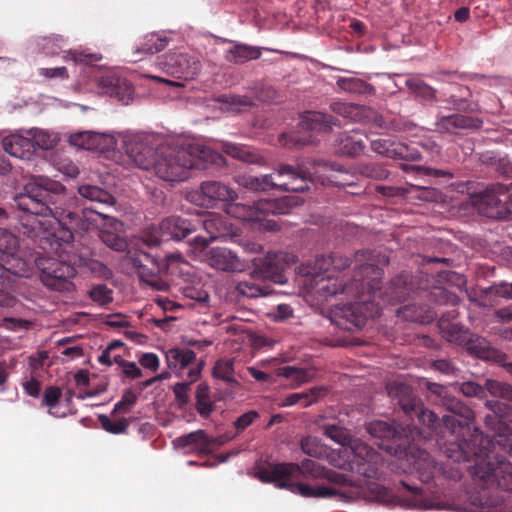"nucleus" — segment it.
Here are the masks:
<instances>
[{"label": "nucleus", "instance_id": "nucleus-1", "mask_svg": "<svg viewBox=\"0 0 512 512\" xmlns=\"http://www.w3.org/2000/svg\"><path fill=\"white\" fill-rule=\"evenodd\" d=\"M429 400L437 406L445 408L450 414L441 419L431 410L424 407L421 399L414 393L412 387L401 381L389 382L386 386L391 401L398 405L409 419H417L435 435L449 433L457 437L458 442L451 444L449 458L455 462H470L475 457L474 465L468 467V471L474 484L482 489L472 503L479 507L495 506L498 502L486 490L500 488L512 492V463L505 458H482L478 455L480 449H470V444L460 440V434L464 429H470L475 420L474 411L462 400L450 393L446 386L438 383L427 382Z\"/></svg>", "mask_w": 512, "mask_h": 512}, {"label": "nucleus", "instance_id": "nucleus-2", "mask_svg": "<svg viewBox=\"0 0 512 512\" xmlns=\"http://www.w3.org/2000/svg\"><path fill=\"white\" fill-rule=\"evenodd\" d=\"M19 210L35 217H51L62 228V236L44 231L39 238V247L46 256L60 255L63 243L73 241V232H86L95 220L72 209L75 199L68 196L66 188L58 181L45 176H35L24 186L23 192L14 197Z\"/></svg>", "mask_w": 512, "mask_h": 512}, {"label": "nucleus", "instance_id": "nucleus-3", "mask_svg": "<svg viewBox=\"0 0 512 512\" xmlns=\"http://www.w3.org/2000/svg\"><path fill=\"white\" fill-rule=\"evenodd\" d=\"M304 274L311 293L319 301L325 302L337 295L364 299L365 294L379 288L383 269L376 263L374 252L365 250L358 251L354 256V275L350 281L320 271L315 265L308 266Z\"/></svg>", "mask_w": 512, "mask_h": 512}, {"label": "nucleus", "instance_id": "nucleus-4", "mask_svg": "<svg viewBox=\"0 0 512 512\" xmlns=\"http://www.w3.org/2000/svg\"><path fill=\"white\" fill-rule=\"evenodd\" d=\"M255 476L264 483H274L278 488H285L292 493L306 498H331L336 495L334 488L303 483L308 479H328L336 475L333 471L314 460L304 459L297 463H263L257 465Z\"/></svg>", "mask_w": 512, "mask_h": 512}, {"label": "nucleus", "instance_id": "nucleus-5", "mask_svg": "<svg viewBox=\"0 0 512 512\" xmlns=\"http://www.w3.org/2000/svg\"><path fill=\"white\" fill-rule=\"evenodd\" d=\"M368 431L371 435L379 438H391L387 445V451L401 462L403 472L415 471L423 483H429L435 476L437 469L436 462L430 454L415 443V435L418 429L415 426L407 425L398 431L383 421L370 423Z\"/></svg>", "mask_w": 512, "mask_h": 512}, {"label": "nucleus", "instance_id": "nucleus-6", "mask_svg": "<svg viewBox=\"0 0 512 512\" xmlns=\"http://www.w3.org/2000/svg\"><path fill=\"white\" fill-rule=\"evenodd\" d=\"M222 163L221 154L199 144L185 147L160 145L155 149L150 170L164 181L182 182L188 179L191 169L206 170L210 164Z\"/></svg>", "mask_w": 512, "mask_h": 512}, {"label": "nucleus", "instance_id": "nucleus-7", "mask_svg": "<svg viewBox=\"0 0 512 512\" xmlns=\"http://www.w3.org/2000/svg\"><path fill=\"white\" fill-rule=\"evenodd\" d=\"M324 168L339 170L335 164L322 159H314L306 163L298 164L296 167L289 164H279L273 174H266L256 177L249 174L235 176L236 183L252 191H266L277 188L283 191L304 192L310 189L314 183V175L310 168Z\"/></svg>", "mask_w": 512, "mask_h": 512}, {"label": "nucleus", "instance_id": "nucleus-8", "mask_svg": "<svg viewBox=\"0 0 512 512\" xmlns=\"http://www.w3.org/2000/svg\"><path fill=\"white\" fill-rule=\"evenodd\" d=\"M297 257L287 252H269L264 258L254 261V269L249 280L239 281L236 290L240 295L256 298L270 294L269 280L275 284H284L287 278L284 271L291 264L296 263Z\"/></svg>", "mask_w": 512, "mask_h": 512}, {"label": "nucleus", "instance_id": "nucleus-9", "mask_svg": "<svg viewBox=\"0 0 512 512\" xmlns=\"http://www.w3.org/2000/svg\"><path fill=\"white\" fill-rule=\"evenodd\" d=\"M127 259L136 269L140 280L157 291L168 290L169 284L163 276L173 273L174 269L183 262L180 253L152 255L142 248L129 249Z\"/></svg>", "mask_w": 512, "mask_h": 512}, {"label": "nucleus", "instance_id": "nucleus-10", "mask_svg": "<svg viewBox=\"0 0 512 512\" xmlns=\"http://www.w3.org/2000/svg\"><path fill=\"white\" fill-rule=\"evenodd\" d=\"M299 205L293 197L260 199L252 204L228 202L226 212L234 218L247 222H261L269 215L288 214L291 208Z\"/></svg>", "mask_w": 512, "mask_h": 512}, {"label": "nucleus", "instance_id": "nucleus-11", "mask_svg": "<svg viewBox=\"0 0 512 512\" xmlns=\"http://www.w3.org/2000/svg\"><path fill=\"white\" fill-rule=\"evenodd\" d=\"M484 405L489 410L484 416L486 428L494 432V442L512 455V407L496 400H487Z\"/></svg>", "mask_w": 512, "mask_h": 512}, {"label": "nucleus", "instance_id": "nucleus-12", "mask_svg": "<svg viewBox=\"0 0 512 512\" xmlns=\"http://www.w3.org/2000/svg\"><path fill=\"white\" fill-rule=\"evenodd\" d=\"M199 221L181 216H169L158 227H151L142 237V242L149 248L156 247L162 241L181 240L197 230Z\"/></svg>", "mask_w": 512, "mask_h": 512}, {"label": "nucleus", "instance_id": "nucleus-13", "mask_svg": "<svg viewBox=\"0 0 512 512\" xmlns=\"http://www.w3.org/2000/svg\"><path fill=\"white\" fill-rule=\"evenodd\" d=\"M34 263L40 270V279L46 287L60 292L72 290V279L76 275V269L72 265L52 256H37Z\"/></svg>", "mask_w": 512, "mask_h": 512}, {"label": "nucleus", "instance_id": "nucleus-14", "mask_svg": "<svg viewBox=\"0 0 512 512\" xmlns=\"http://www.w3.org/2000/svg\"><path fill=\"white\" fill-rule=\"evenodd\" d=\"M376 290L365 294L364 299L360 297H350L354 299V302H348L345 304H337L331 309V321L338 328L344 331H354L362 329L367 321L368 316L364 312L368 301L371 300Z\"/></svg>", "mask_w": 512, "mask_h": 512}, {"label": "nucleus", "instance_id": "nucleus-15", "mask_svg": "<svg viewBox=\"0 0 512 512\" xmlns=\"http://www.w3.org/2000/svg\"><path fill=\"white\" fill-rule=\"evenodd\" d=\"M348 455L349 470L367 478L377 476L379 467L382 465L383 458L381 454L369 446L361 439H355L351 442L349 448H346Z\"/></svg>", "mask_w": 512, "mask_h": 512}, {"label": "nucleus", "instance_id": "nucleus-16", "mask_svg": "<svg viewBox=\"0 0 512 512\" xmlns=\"http://www.w3.org/2000/svg\"><path fill=\"white\" fill-rule=\"evenodd\" d=\"M157 66L165 74L183 80L195 79L202 67L197 56L176 51L158 57Z\"/></svg>", "mask_w": 512, "mask_h": 512}, {"label": "nucleus", "instance_id": "nucleus-17", "mask_svg": "<svg viewBox=\"0 0 512 512\" xmlns=\"http://www.w3.org/2000/svg\"><path fill=\"white\" fill-rule=\"evenodd\" d=\"M237 198V193L220 181H204L201 183L199 191L191 195L192 202L206 208H212L218 202L227 204L236 201Z\"/></svg>", "mask_w": 512, "mask_h": 512}, {"label": "nucleus", "instance_id": "nucleus-18", "mask_svg": "<svg viewBox=\"0 0 512 512\" xmlns=\"http://www.w3.org/2000/svg\"><path fill=\"white\" fill-rule=\"evenodd\" d=\"M85 216L89 218L88 213H93L105 220L103 227L99 231L101 241L109 248L117 252L128 251V241L123 233V223L114 217L96 210L93 207L85 208ZM90 219H92L90 217Z\"/></svg>", "mask_w": 512, "mask_h": 512}, {"label": "nucleus", "instance_id": "nucleus-19", "mask_svg": "<svg viewBox=\"0 0 512 512\" xmlns=\"http://www.w3.org/2000/svg\"><path fill=\"white\" fill-rule=\"evenodd\" d=\"M166 362L168 367L176 374H181L187 370V378L190 382H195L203 368V361L196 359L194 351L188 348H171L166 352Z\"/></svg>", "mask_w": 512, "mask_h": 512}, {"label": "nucleus", "instance_id": "nucleus-20", "mask_svg": "<svg viewBox=\"0 0 512 512\" xmlns=\"http://www.w3.org/2000/svg\"><path fill=\"white\" fill-rule=\"evenodd\" d=\"M124 152L139 168L150 170L151 159L155 155V149L151 145V137L145 134H129L123 139Z\"/></svg>", "mask_w": 512, "mask_h": 512}, {"label": "nucleus", "instance_id": "nucleus-21", "mask_svg": "<svg viewBox=\"0 0 512 512\" xmlns=\"http://www.w3.org/2000/svg\"><path fill=\"white\" fill-rule=\"evenodd\" d=\"M482 201L489 206V217L506 218L509 213L506 202H512V183L509 186L502 183L488 185L482 193Z\"/></svg>", "mask_w": 512, "mask_h": 512}, {"label": "nucleus", "instance_id": "nucleus-22", "mask_svg": "<svg viewBox=\"0 0 512 512\" xmlns=\"http://www.w3.org/2000/svg\"><path fill=\"white\" fill-rule=\"evenodd\" d=\"M483 121L477 117H471L459 113L451 115L438 114L435 121V131L447 134H461L466 130L481 128Z\"/></svg>", "mask_w": 512, "mask_h": 512}, {"label": "nucleus", "instance_id": "nucleus-23", "mask_svg": "<svg viewBox=\"0 0 512 512\" xmlns=\"http://www.w3.org/2000/svg\"><path fill=\"white\" fill-rule=\"evenodd\" d=\"M371 149L383 156L392 159H404L416 161L421 159L420 153L410 146L398 143L390 138H378L371 140Z\"/></svg>", "mask_w": 512, "mask_h": 512}, {"label": "nucleus", "instance_id": "nucleus-24", "mask_svg": "<svg viewBox=\"0 0 512 512\" xmlns=\"http://www.w3.org/2000/svg\"><path fill=\"white\" fill-rule=\"evenodd\" d=\"M397 497L403 505L421 510L439 508L438 503L428 499L421 488L407 480H400L396 487Z\"/></svg>", "mask_w": 512, "mask_h": 512}, {"label": "nucleus", "instance_id": "nucleus-25", "mask_svg": "<svg viewBox=\"0 0 512 512\" xmlns=\"http://www.w3.org/2000/svg\"><path fill=\"white\" fill-rule=\"evenodd\" d=\"M98 87L102 94L116 98L124 104H128L134 94L132 84L115 74H106L100 77Z\"/></svg>", "mask_w": 512, "mask_h": 512}, {"label": "nucleus", "instance_id": "nucleus-26", "mask_svg": "<svg viewBox=\"0 0 512 512\" xmlns=\"http://www.w3.org/2000/svg\"><path fill=\"white\" fill-rule=\"evenodd\" d=\"M196 221H198V219ZM200 224L208 235V237L197 236L194 239L197 248L201 250L205 249L209 242L229 235V226L220 215L209 214L202 220H199V225Z\"/></svg>", "mask_w": 512, "mask_h": 512}, {"label": "nucleus", "instance_id": "nucleus-27", "mask_svg": "<svg viewBox=\"0 0 512 512\" xmlns=\"http://www.w3.org/2000/svg\"><path fill=\"white\" fill-rule=\"evenodd\" d=\"M206 256L208 264L217 270L235 272L242 269L239 258L227 248H211Z\"/></svg>", "mask_w": 512, "mask_h": 512}, {"label": "nucleus", "instance_id": "nucleus-28", "mask_svg": "<svg viewBox=\"0 0 512 512\" xmlns=\"http://www.w3.org/2000/svg\"><path fill=\"white\" fill-rule=\"evenodd\" d=\"M3 150L11 156L23 160H29L34 154V143L28 138L19 134H11L2 140Z\"/></svg>", "mask_w": 512, "mask_h": 512}, {"label": "nucleus", "instance_id": "nucleus-29", "mask_svg": "<svg viewBox=\"0 0 512 512\" xmlns=\"http://www.w3.org/2000/svg\"><path fill=\"white\" fill-rule=\"evenodd\" d=\"M299 125L305 131L328 132L333 126L339 125V121L323 112L307 111L301 116Z\"/></svg>", "mask_w": 512, "mask_h": 512}, {"label": "nucleus", "instance_id": "nucleus-30", "mask_svg": "<svg viewBox=\"0 0 512 512\" xmlns=\"http://www.w3.org/2000/svg\"><path fill=\"white\" fill-rule=\"evenodd\" d=\"M364 138L365 136L356 130L340 133L336 140L338 152L351 157L361 154L365 148Z\"/></svg>", "mask_w": 512, "mask_h": 512}, {"label": "nucleus", "instance_id": "nucleus-31", "mask_svg": "<svg viewBox=\"0 0 512 512\" xmlns=\"http://www.w3.org/2000/svg\"><path fill=\"white\" fill-rule=\"evenodd\" d=\"M212 442L204 430H196L182 435L174 441L175 445L179 448H189L202 454L210 452Z\"/></svg>", "mask_w": 512, "mask_h": 512}, {"label": "nucleus", "instance_id": "nucleus-32", "mask_svg": "<svg viewBox=\"0 0 512 512\" xmlns=\"http://www.w3.org/2000/svg\"><path fill=\"white\" fill-rule=\"evenodd\" d=\"M467 351L478 358L484 360H494L499 356V352L491 347L490 343L483 337L470 332L468 341L463 345Z\"/></svg>", "mask_w": 512, "mask_h": 512}, {"label": "nucleus", "instance_id": "nucleus-33", "mask_svg": "<svg viewBox=\"0 0 512 512\" xmlns=\"http://www.w3.org/2000/svg\"><path fill=\"white\" fill-rule=\"evenodd\" d=\"M469 297L471 301L476 302L479 306H492L495 303L492 297H502L506 299L512 298V282H501L499 284L489 286L481 290L478 298H473L471 295Z\"/></svg>", "mask_w": 512, "mask_h": 512}, {"label": "nucleus", "instance_id": "nucleus-34", "mask_svg": "<svg viewBox=\"0 0 512 512\" xmlns=\"http://www.w3.org/2000/svg\"><path fill=\"white\" fill-rule=\"evenodd\" d=\"M438 326L441 330L442 336L448 342L463 346L464 343L468 341L470 331L464 326L450 321L446 316H441Z\"/></svg>", "mask_w": 512, "mask_h": 512}, {"label": "nucleus", "instance_id": "nucleus-35", "mask_svg": "<svg viewBox=\"0 0 512 512\" xmlns=\"http://www.w3.org/2000/svg\"><path fill=\"white\" fill-rule=\"evenodd\" d=\"M327 392V389L323 386L312 387L307 391L296 392L287 395L282 403V407H290L296 404H301L304 407L310 406L322 398Z\"/></svg>", "mask_w": 512, "mask_h": 512}, {"label": "nucleus", "instance_id": "nucleus-36", "mask_svg": "<svg viewBox=\"0 0 512 512\" xmlns=\"http://www.w3.org/2000/svg\"><path fill=\"white\" fill-rule=\"evenodd\" d=\"M400 318L409 322L429 323L434 319V312L426 305L408 304L397 310Z\"/></svg>", "mask_w": 512, "mask_h": 512}, {"label": "nucleus", "instance_id": "nucleus-37", "mask_svg": "<svg viewBox=\"0 0 512 512\" xmlns=\"http://www.w3.org/2000/svg\"><path fill=\"white\" fill-rule=\"evenodd\" d=\"M0 257L6 274L10 273L19 277H28L30 275L31 260L22 257L18 250Z\"/></svg>", "mask_w": 512, "mask_h": 512}, {"label": "nucleus", "instance_id": "nucleus-38", "mask_svg": "<svg viewBox=\"0 0 512 512\" xmlns=\"http://www.w3.org/2000/svg\"><path fill=\"white\" fill-rule=\"evenodd\" d=\"M471 91L466 86H457L444 101L451 104L455 110L465 112H475L478 110V104L471 100Z\"/></svg>", "mask_w": 512, "mask_h": 512}, {"label": "nucleus", "instance_id": "nucleus-39", "mask_svg": "<svg viewBox=\"0 0 512 512\" xmlns=\"http://www.w3.org/2000/svg\"><path fill=\"white\" fill-rule=\"evenodd\" d=\"M319 429L323 435L335 443L345 447V449L349 448L351 442L355 440V438H352L347 428L336 422H325L319 424Z\"/></svg>", "mask_w": 512, "mask_h": 512}, {"label": "nucleus", "instance_id": "nucleus-40", "mask_svg": "<svg viewBox=\"0 0 512 512\" xmlns=\"http://www.w3.org/2000/svg\"><path fill=\"white\" fill-rule=\"evenodd\" d=\"M352 263L351 259L341 255L338 252H333L329 255L317 256L313 265L316 269L324 271L325 273H332V270H342Z\"/></svg>", "mask_w": 512, "mask_h": 512}, {"label": "nucleus", "instance_id": "nucleus-41", "mask_svg": "<svg viewBox=\"0 0 512 512\" xmlns=\"http://www.w3.org/2000/svg\"><path fill=\"white\" fill-rule=\"evenodd\" d=\"M261 57V50L258 47L237 43L227 51L226 60L235 64H243L250 60Z\"/></svg>", "mask_w": 512, "mask_h": 512}, {"label": "nucleus", "instance_id": "nucleus-42", "mask_svg": "<svg viewBox=\"0 0 512 512\" xmlns=\"http://www.w3.org/2000/svg\"><path fill=\"white\" fill-rule=\"evenodd\" d=\"M78 194L81 198L86 199L92 203H98L107 206H113L116 203V200L112 194L96 185H80L78 187Z\"/></svg>", "mask_w": 512, "mask_h": 512}, {"label": "nucleus", "instance_id": "nucleus-43", "mask_svg": "<svg viewBox=\"0 0 512 512\" xmlns=\"http://www.w3.org/2000/svg\"><path fill=\"white\" fill-rule=\"evenodd\" d=\"M410 276L407 274H400L391 280L388 287V293L394 303L405 301L413 291Z\"/></svg>", "mask_w": 512, "mask_h": 512}, {"label": "nucleus", "instance_id": "nucleus-44", "mask_svg": "<svg viewBox=\"0 0 512 512\" xmlns=\"http://www.w3.org/2000/svg\"><path fill=\"white\" fill-rule=\"evenodd\" d=\"M330 108L334 113L354 121H361L370 112L364 106L344 102H334Z\"/></svg>", "mask_w": 512, "mask_h": 512}, {"label": "nucleus", "instance_id": "nucleus-45", "mask_svg": "<svg viewBox=\"0 0 512 512\" xmlns=\"http://www.w3.org/2000/svg\"><path fill=\"white\" fill-rule=\"evenodd\" d=\"M169 43L166 36L151 33L146 35L136 49V53L155 54L164 50Z\"/></svg>", "mask_w": 512, "mask_h": 512}, {"label": "nucleus", "instance_id": "nucleus-46", "mask_svg": "<svg viewBox=\"0 0 512 512\" xmlns=\"http://www.w3.org/2000/svg\"><path fill=\"white\" fill-rule=\"evenodd\" d=\"M195 408L203 418H208L214 410V404L210 399V388L206 383H200L195 393Z\"/></svg>", "mask_w": 512, "mask_h": 512}, {"label": "nucleus", "instance_id": "nucleus-47", "mask_svg": "<svg viewBox=\"0 0 512 512\" xmlns=\"http://www.w3.org/2000/svg\"><path fill=\"white\" fill-rule=\"evenodd\" d=\"M337 86L346 92L355 94L373 95L375 88L360 78L348 77L337 80Z\"/></svg>", "mask_w": 512, "mask_h": 512}, {"label": "nucleus", "instance_id": "nucleus-48", "mask_svg": "<svg viewBox=\"0 0 512 512\" xmlns=\"http://www.w3.org/2000/svg\"><path fill=\"white\" fill-rule=\"evenodd\" d=\"M212 375L216 379H220L228 384H237L234 377V359L220 358L215 362L212 369Z\"/></svg>", "mask_w": 512, "mask_h": 512}, {"label": "nucleus", "instance_id": "nucleus-49", "mask_svg": "<svg viewBox=\"0 0 512 512\" xmlns=\"http://www.w3.org/2000/svg\"><path fill=\"white\" fill-rule=\"evenodd\" d=\"M407 88L414 93L417 97L426 100H436V90L426 84L423 80L418 77H411L405 81Z\"/></svg>", "mask_w": 512, "mask_h": 512}, {"label": "nucleus", "instance_id": "nucleus-50", "mask_svg": "<svg viewBox=\"0 0 512 512\" xmlns=\"http://www.w3.org/2000/svg\"><path fill=\"white\" fill-rule=\"evenodd\" d=\"M28 133L31 135L30 139L34 143V149L39 147L44 150H49L56 146L58 142L55 134L42 129H31Z\"/></svg>", "mask_w": 512, "mask_h": 512}, {"label": "nucleus", "instance_id": "nucleus-51", "mask_svg": "<svg viewBox=\"0 0 512 512\" xmlns=\"http://www.w3.org/2000/svg\"><path fill=\"white\" fill-rule=\"evenodd\" d=\"M225 151L227 154L231 155L233 158L242 160L248 163H261L262 157L256 154L253 151H250L245 146H240L236 144H226Z\"/></svg>", "mask_w": 512, "mask_h": 512}, {"label": "nucleus", "instance_id": "nucleus-52", "mask_svg": "<svg viewBox=\"0 0 512 512\" xmlns=\"http://www.w3.org/2000/svg\"><path fill=\"white\" fill-rule=\"evenodd\" d=\"M485 387L491 396L512 402V385L498 380L487 379Z\"/></svg>", "mask_w": 512, "mask_h": 512}, {"label": "nucleus", "instance_id": "nucleus-53", "mask_svg": "<svg viewBox=\"0 0 512 512\" xmlns=\"http://www.w3.org/2000/svg\"><path fill=\"white\" fill-rule=\"evenodd\" d=\"M98 420L102 428L111 434H123L127 432L129 427L128 419L121 417L116 420H112L107 415H99Z\"/></svg>", "mask_w": 512, "mask_h": 512}, {"label": "nucleus", "instance_id": "nucleus-54", "mask_svg": "<svg viewBox=\"0 0 512 512\" xmlns=\"http://www.w3.org/2000/svg\"><path fill=\"white\" fill-rule=\"evenodd\" d=\"M301 450L315 458H320L325 454V448L321 444L320 440L314 436H306L301 439L300 442Z\"/></svg>", "mask_w": 512, "mask_h": 512}, {"label": "nucleus", "instance_id": "nucleus-55", "mask_svg": "<svg viewBox=\"0 0 512 512\" xmlns=\"http://www.w3.org/2000/svg\"><path fill=\"white\" fill-rule=\"evenodd\" d=\"M19 247L18 238L10 231L0 228V256L16 252Z\"/></svg>", "mask_w": 512, "mask_h": 512}, {"label": "nucleus", "instance_id": "nucleus-56", "mask_svg": "<svg viewBox=\"0 0 512 512\" xmlns=\"http://www.w3.org/2000/svg\"><path fill=\"white\" fill-rule=\"evenodd\" d=\"M89 296L99 305H107L113 301V290L106 284H96L90 289Z\"/></svg>", "mask_w": 512, "mask_h": 512}, {"label": "nucleus", "instance_id": "nucleus-57", "mask_svg": "<svg viewBox=\"0 0 512 512\" xmlns=\"http://www.w3.org/2000/svg\"><path fill=\"white\" fill-rule=\"evenodd\" d=\"M279 375L294 381L297 385L308 382L310 379L309 371L294 366H284L280 368Z\"/></svg>", "mask_w": 512, "mask_h": 512}, {"label": "nucleus", "instance_id": "nucleus-58", "mask_svg": "<svg viewBox=\"0 0 512 512\" xmlns=\"http://www.w3.org/2000/svg\"><path fill=\"white\" fill-rule=\"evenodd\" d=\"M138 399V394L132 389L124 390L121 399L115 404L112 414L115 413H128L135 405Z\"/></svg>", "mask_w": 512, "mask_h": 512}, {"label": "nucleus", "instance_id": "nucleus-59", "mask_svg": "<svg viewBox=\"0 0 512 512\" xmlns=\"http://www.w3.org/2000/svg\"><path fill=\"white\" fill-rule=\"evenodd\" d=\"M87 270L95 277L101 279H110L113 277L112 270L103 262L96 259H88L84 263Z\"/></svg>", "mask_w": 512, "mask_h": 512}, {"label": "nucleus", "instance_id": "nucleus-60", "mask_svg": "<svg viewBox=\"0 0 512 512\" xmlns=\"http://www.w3.org/2000/svg\"><path fill=\"white\" fill-rule=\"evenodd\" d=\"M65 39L61 35L43 37L42 48L47 55H57L63 51Z\"/></svg>", "mask_w": 512, "mask_h": 512}, {"label": "nucleus", "instance_id": "nucleus-61", "mask_svg": "<svg viewBox=\"0 0 512 512\" xmlns=\"http://www.w3.org/2000/svg\"><path fill=\"white\" fill-rule=\"evenodd\" d=\"M486 387L474 381H465L459 384V391L468 398L476 397L482 399L486 396Z\"/></svg>", "mask_w": 512, "mask_h": 512}, {"label": "nucleus", "instance_id": "nucleus-62", "mask_svg": "<svg viewBox=\"0 0 512 512\" xmlns=\"http://www.w3.org/2000/svg\"><path fill=\"white\" fill-rule=\"evenodd\" d=\"M360 172L362 175L376 180L386 179L389 176V171L383 165L374 163L362 165Z\"/></svg>", "mask_w": 512, "mask_h": 512}, {"label": "nucleus", "instance_id": "nucleus-63", "mask_svg": "<svg viewBox=\"0 0 512 512\" xmlns=\"http://www.w3.org/2000/svg\"><path fill=\"white\" fill-rule=\"evenodd\" d=\"M431 296L437 303L443 305L450 304L452 306H456L460 302V298L456 294L451 293L441 287H436L431 292Z\"/></svg>", "mask_w": 512, "mask_h": 512}, {"label": "nucleus", "instance_id": "nucleus-64", "mask_svg": "<svg viewBox=\"0 0 512 512\" xmlns=\"http://www.w3.org/2000/svg\"><path fill=\"white\" fill-rule=\"evenodd\" d=\"M62 397V390L57 386H49L44 390L42 404L47 406L51 412L55 408Z\"/></svg>", "mask_w": 512, "mask_h": 512}]
</instances>
